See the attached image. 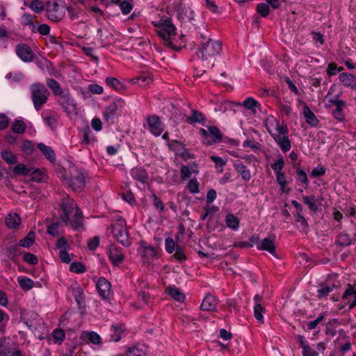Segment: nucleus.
<instances>
[{"instance_id":"obj_1","label":"nucleus","mask_w":356,"mask_h":356,"mask_svg":"<svg viewBox=\"0 0 356 356\" xmlns=\"http://www.w3.org/2000/svg\"><path fill=\"white\" fill-rule=\"evenodd\" d=\"M59 216L66 226L74 230L83 229V215L77 204L68 195L62 199L58 210Z\"/></svg>"},{"instance_id":"obj_2","label":"nucleus","mask_w":356,"mask_h":356,"mask_svg":"<svg viewBox=\"0 0 356 356\" xmlns=\"http://www.w3.org/2000/svg\"><path fill=\"white\" fill-rule=\"evenodd\" d=\"M158 28L157 34L163 40L164 44L172 49H180L184 45L180 41L184 38L181 35L179 39L177 38V29L169 18L161 19L158 24H155Z\"/></svg>"},{"instance_id":"obj_3","label":"nucleus","mask_w":356,"mask_h":356,"mask_svg":"<svg viewBox=\"0 0 356 356\" xmlns=\"http://www.w3.org/2000/svg\"><path fill=\"white\" fill-rule=\"evenodd\" d=\"M201 47L197 54L202 58V61L208 60V67L214 66V58L222 51V43L218 40H212L201 34Z\"/></svg>"},{"instance_id":"obj_4","label":"nucleus","mask_w":356,"mask_h":356,"mask_svg":"<svg viewBox=\"0 0 356 356\" xmlns=\"http://www.w3.org/2000/svg\"><path fill=\"white\" fill-rule=\"evenodd\" d=\"M275 122L276 132L273 133L269 129H268V131L276 142V143L279 145L280 149L284 152H286L289 151L291 147V142L288 137L289 131V128L284 123L281 124L277 120H275Z\"/></svg>"},{"instance_id":"obj_5","label":"nucleus","mask_w":356,"mask_h":356,"mask_svg":"<svg viewBox=\"0 0 356 356\" xmlns=\"http://www.w3.org/2000/svg\"><path fill=\"white\" fill-rule=\"evenodd\" d=\"M31 97L34 108L39 111L44 104L47 103L50 92L46 86L41 83H35L30 87Z\"/></svg>"},{"instance_id":"obj_6","label":"nucleus","mask_w":356,"mask_h":356,"mask_svg":"<svg viewBox=\"0 0 356 356\" xmlns=\"http://www.w3.org/2000/svg\"><path fill=\"white\" fill-rule=\"evenodd\" d=\"M111 227L112 234L115 240L123 246L129 247L131 243L129 238V233L125 220L122 218L115 219L112 222Z\"/></svg>"},{"instance_id":"obj_7","label":"nucleus","mask_w":356,"mask_h":356,"mask_svg":"<svg viewBox=\"0 0 356 356\" xmlns=\"http://www.w3.org/2000/svg\"><path fill=\"white\" fill-rule=\"evenodd\" d=\"M65 184L74 192H81L86 187V176L77 168H72L70 170V176L64 177Z\"/></svg>"},{"instance_id":"obj_8","label":"nucleus","mask_w":356,"mask_h":356,"mask_svg":"<svg viewBox=\"0 0 356 356\" xmlns=\"http://www.w3.org/2000/svg\"><path fill=\"white\" fill-rule=\"evenodd\" d=\"M337 278V275H329L326 280L319 284L316 297L318 300L325 299L334 289L339 288L340 282Z\"/></svg>"},{"instance_id":"obj_9","label":"nucleus","mask_w":356,"mask_h":356,"mask_svg":"<svg viewBox=\"0 0 356 356\" xmlns=\"http://www.w3.org/2000/svg\"><path fill=\"white\" fill-rule=\"evenodd\" d=\"M125 103L121 98L114 100L104 111V120L108 122H113L114 119L120 115V113Z\"/></svg>"},{"instance_id":"obj_10","label":"nucleus","mask_w":356,"mask_h":356,"mask_svg":"<svg viewBox=\"0 0 356 356\" xmlns=\"http://www.w3.org/2000/svg\"><path fill=\"white\" fill-rule=\"evenodd\" d=\"M58 103L62 106L63 110L67 113H71L76 109V103L72 98L68 89L65 90L61 94L58 95Z\"/></svg>"},{"instance_id":"obj_11","label":"nucleus","mask_w":356,"mask_h":356,"mask_svg":"<svg viewBox=\"0 0 356 356\" xmlns=\"http://www.w3.org/2000/svg\"><path fill=\"white\" fill-rule=\"evenodd\" d=\"M140 251L144 264L149 265L155 259H158L157 250L152 246L147 245L146 242H140Z\"/></svg>"},{"instance_id":"obj_12","label":"nucleus","mask_w":356,"mask_h":356,"mask_svg":"<svg viewBox=\"0 0 356 356\" xmlns=\"http://www.w3.org/2000/svg\"><path fill=\"white\" fill-rule=\"evenodd\" d=\"M149 131L156 136H159L164 130V124L156 115H149L147 118Z\"/></svg>"},{"instance_id":"obj_13","label":"nucleus","mask_w":356,"mask_h":356,"mask_svg":"<svg viewBox=\"0 0 356 356\" xmlns=\"http://www.w3.org/2000/svg\"><path fill=\"white\" fill-rule=\"evenodd\" d=\"M339 95H336V98L330 99L328 102L336 106V108L332 111V115L335 119L340 122L345 120V115L343 108L346 106V103L343 100L338 99Z\"/></svg>"},{"instance_id":"obj_14","label":"nucleus","mask_w":356,"mask_h":356,"mask_svg":"<svg viewBox=\"0 0 356 356\" xmlns=\"http://www.w3.org/2000/svg\"><path fill=\"white\" fill-rule=\"evenodd\" d=\"M15 52L24 62L29 63L33 60L34 53L27 44L19 43L17 44Z\"/></svg>"},{"instance_id":"obj_15","label":"nucleus","mask_w":356,"mask_h":356,"mask_svg":"<svg viewBox=\"0 0 356 356\" xmlns=\"http://www.w3.org/2000/svg\"><path fill=\"white\" fill-rule=\"evenodd\" d=\"M108 256L113 266H119L124 260V255L120 248L111 245L108 250Z\"/></svg>"},{"instance_id":"obj_16","label":"nucleus","mask_w":356,"mask_h":356,"mask_svg":"<svg viewBox=\"0 0 356 356\" xmlns=\"http://www.w3.org/2000/svg\"><path fill=\"white\" fill-rule=\"evenodd\" d=\"M71 289L78 305V308L79 309H84L86 307V301L83 290L81 286L77 283H74L71 285Z\"/></svg>"},{"instance_id":"obj_17","label":"nucleus","mask_w":356,"mask_h":356,"mask_svg":"<svg viewBox=\"0 0 356 356\" xmlns=\"http://www.w3.org/2000/svg\"><path fill=\"white\" fill-rule=\"evenodd\" d=\"M218 302V298L216 296L211 293H207L202 302L200 309L203 311L214 312L216 310Z\"/></svg>"},{"instance_id":"obj_18","label":"nucleus","mask_w":356,"mask_h":356,"mask_svg":"<svg viewBox=\"0 0 356 356\" xmlns=\"http://www.w3.org/2000/svg\"><path fill=\"white\" fill-rule=\"evenodd\" d=\"M111 287V283L104 277H100L96 284L98 293L103 299L108 298Z\"/></svg>"},{"instance_id":"obj_19","label":"nucleus","mask_w":356,"mask_h":356,"mask_svg":"<svg viewBox=\"0 0 356 356\" xmlns=\"http://www.w3.org/2000/svg\"><path fill=\"white\" fill-rule=\"evenodd\" d=\"M338 78L344 87L356 91V76L353 74L341 72Z\"/></svg>"},{"instance_id":"obj_20","label":"nucleus","mask_w":356,"mask_h":356,"mask_svg":"<svg viewBox=\"0 0 356 356\" xmlns=\"http://www.w3.org/2000/svg\"><path fill=\"white\" fill-rule=\"evenodd\" d=\"M131 177L142 184H147L149 181V175L143 167H135L130 170Z\"/></svg>"},{"instance_id":"obj_21","label":"nucleus","mask_w":356,"mask_h":356,"mask_svg":"<svg viewBox=\"0 0 356 356\" xmlns=\"http://www.w3.org/2000/svg\"><path fill=\"white\" fill-rule=\"evenodd\" d=\"M60 6L58 3L54 2L52 4H49L47 13V17L49 19L54 22H58L63 19V14L59 12Z\"/></svg>"},{"instance_id":"obj_22","label":"nucleus","mask_w":356,"mask_h":356,"mask_svg":"<svg viewBox=\"0 0 356 356\" xmlns=\"http://www.w3.org/2000/svg\"><path fill=\"white\" fill-rule=\"evenodd\" d=\"M209 140L206 141V145H212L222 141V134L216 126L209 127Z\"/></svg>"},{"instance_id":"obj_23","label":"nucleus","mask_w":356,"mask_h":356,"mask_svg":"<svg viewBox=\"0 0 356 356\" xmlns=\"http://www.w3.org/2000/svg\"><path fill=\"white\" fill-rule=\"evenodd\" d=\"M342 299L343 300H347L349 309H353L355 307H356V290H355L354 288L349 284L348 288L342 295Z\"/></svg>"},{"instance_id":"obj_24","label":"nucleus","mask_w":356,"mask_h":356,"mask_svg":"<svg viewBox=\"0 0 356 356\" xmlns=\"http://www.w3.org/2000/svg\"><path fill=\"white\" fill-rule=\"evenodd\" d=\"M206 120L205 116L202 112L193 109L191 115L186 118L185 122L189 124L199 123L204 125Z\"/></svg>"},{"instance_id":"obj_25","label":"nucleus","mask_w":356,"mask_h":356,"mask_svg":"<svg viewBox=\"0 0 356 356\" xmlns=\"http://www.w3.org/2000/svg\"><path fill=\"white\" fill-rule=\"evenodd\" d=\"M125 328L124 325H112L111 327V333L108 339H106V342H118L122 339V334Z\"/></svg>"},{"instance_id":"obj_26","label":"nucleus","mask_w":356,"mask_h":356,"mask_svg":"<svg viewBox=\"0 0 356 356\" xmlns=\"http://www.w3.org/2000/svg\"><path fill=\"white\" fill-rule=\"evenodd\" d=\"M81 339L94 345H101L102 343L100 335L93 331L83 332L81 335Z\"/></svg>"},{"instance_id":"obj_27","label":"nucleus","mask_w":356,"mask_h":356,"mask_svg":"<svg viewBox=\"0 0 356 356\" xmlns=\"http://www.w3.org/2000/svg\"><path fill=\"white\" fill-rule=\"evenodd\" d=\"M303 115L305 118L306 122L312 127H316L318 126L319 123L318 119L307 105L303 107Z\"/></svg>"},{"instance_id":"obj_28","label":"nucleus","mask_w":356,"mask_h":356,"mask_svg":"<svg viewBox=\"0 0 356 356\" xmlns=\"http://www.w3.org/2000/svg\"><path fill=\"white\" fill-rule=\"evenodd\" d=\"M138 302H136L135 305L137 308H143L148 306L153 299V297L145 289L140 290L138 294Z\"/></svg>"},{"instance_id":"obj_29","label":"nucleus","mask_w":356,"mask_h":356,"mask_svg":"<svg viewBox=\"0 0 356 356\" xmlns=\"http://www.w3.org/2000/svg\"><path fill=\"white\" fill-rule=\"evenodd\" d=\"M334 244L341 248L348 247L353 244V239L348 234L341 232L336 236Z\"/></svg>"},{"instance_id":"obj_30","label":"nucleus","mask_w":356,"mask_h":356,"mask_svg":"<svg viewBox=\"0 0 356 356\" xmlns=\"http://www.w3.org/2000/svg\"><path fill=\"white\" fill-rule=\"evenodd\" d=\"M38 148L40 151L44 155L46 159L49 160L51 163H55L56 161V157L54 151L53 149L44 145V143H38L37 145Z\"/></svg>"},{"instance_id":"obj_31","label":"nucleus","mask_w":356,"mask_h":356,"mask_svg":"<svg viewBox=\"0 0 356 356\" xmlns=\"http://www.w3.org/2000/svg\"><path fill=\"white\" fill-rule=\"evenodd\" d=\"M257 249L267 251L273 254L275 252L274 241L269 238H266L257 245Z\"/></svg>"},{"instance_id":"obj_32","label":"nucleus","mask_w":356,"mask_h":356,"mask_svg":"<svg viewBox=\"0 0 356 356\" xmlns=\"http://www.w3.org/2000/svg\"><path fill=\"white\" fill-rule=\"evenodd\" d=\"M234 168L238 173H239L245 181H248L251 179V174L250 170L247 168V166L242 162L235 163Z\"/></svg>"},{"instance_id":"obj_33","label":"nucleus","mask_w":356,"mask_h":356,"mask_svg":"<svg viewBox=\"0 0 356 356\" xmlns=\"http://www.w3.org/2000/svg\"><path fill=\"white\" fill-rule=\"evenodd\" d=\"M47 86L51 90L52 93L55 96H58L61 94L65 90H63L60 83L55 79L47 78L46 79Z\"/></svg>"},{"instance_id":"obj_34","label":"nucleus","mask_w":356,"mask_h":356,"mask_svg":"<svg viewBox=\"0 0 356 356\" xmlns=\"http://www.w3.org/2000/svg\"><path fill=\"white\" fill-rule=\"evenodd\" d=\"M166 293L178 302H184L185 295L176 286H169L166 289Z\"/></svg>"},{"instance_id":"obj_35","label":"nucleus","mask_w":356,"mask_h":356,"mask_svg":"<svg viewBox=\"0 0 356 356\" xmlns=\"http://www.w3.org/2000/svg\"><path fill=\"white\" fill-rule=\"evenodd\" d=\"M5 222L8 229H16L20 224V218L17 213H10L6 218Z\"/></svg>"},{"instance_id":"obj_36","label":"nucleus","mask_w":356,"mask_h":356,"mask_svg":"<svg viewBox=\"0 0 356 356\" xmlns=\"http://www.w3.org/2000/svg\"><path fill=\"white\" fill-rule=\"evenodd\" d=\"M241 105L244 106L247 109L251 111V112L253 114H256L257 113V108H259V107H260V104H259V102L255 100L252 97L246 98Z\"/></svg>"},{"instance_id":"obj_37","label":"nucleus","mask_w":356,"mask_h":356,"mask_svg":"<svg viewBox=\"0 0 356 356\" xmlns=\"http://www.w3.org/2000/svg\"><path fill=\"white\" fill-rule=\"evenodd\" d=\"M239 219L232 213L227 214L225 218V222L228 227L233 230L238 229L239 227Z\"/></svg>"},{"instance_id":"obj_38","label":"nucleus","mask_w":356,"mask_h":356,"mask_svg":"<svg viewBox=\"0 0 356 356\" xmlns=\"http://www.w3.org/2000/svg\"><path fill=\"white\" fill-rule=\"evenodd\" d=\"M106 83L109 87L117 91H121L124 88V85L118 79L114 77H107L106 79Z\"/></svg>"},{"instance_id":"obj_39","label":"nucleus","mask_w":356,"mask_h":356,"mask_svg":"<svg viewBox=\"0 0 356 356\" xmlns=\"http://www.w3.org/2000/svg\"><path fill=\"white\" fill-rule=\"evenodd\" d=\"M26 125L22 120H15L12 125L11 130L13 133L22 134L25 132Z\"/></svg>"},{"instance_id":"obj_40","label":"nucleus","mask_w":356,"mask_h":356,"mask_svg":"<svg viewBox=\"0 0 356 356\" xmlns=\"http://www.w3.org/2000/svg\"><path fill=\"white\" fill-rule=\"evenodd\" d=\"M35 238V232L33 231H31L23 239L19 241V245L22 247L24 248H29L31 246Z\"/></svg>"},{"instance_id":"obj_41","label":"nucleus","mask_w":356,"mask_h":356,"mask_svg":"<svg viewBox=\"0 0 356 356\" xmlns=\"http://www.w3.org/2000/svg\"><path fill=\"white\" fill-rule=\"evenodd\" d=\"M1 158L8 164L13 165L17 163L16 155L8 150H3L1 152Z\"/></svg>"},{"instance_id":"obj_42","label":"nucleus","mask_w":356,"mask_h":356,"mask_svg":"<svg viewBox=\"0 0 356 356\" xmlns=\"http://www.w3.org/2000/svg\"><path fill=\"white\" fill-rule=\"evenodd\" d=\"M304 203L309 207V209L312 211H316L318 209L316 205V199L314 195L304 196L302 197Z\"/></svg>"},{"instance_id":"obj_43","label":"nucleus","mask_w":356,"mask_h":356,"mask_svg":"<svg viewBox=\"0 0 356 356\" xmlns=\"http://www.w3.org/2000/svg\"><path fill=\"white\" fill-rule=\"evenodd\" d=\"M122 197L129 204H133L136 202L133 193L128 188L127 186L122 188Z\"/></svg>"},{"instance_id":"obj_44","label":"nucleus","mask_w":356,"mask_h":356,"mask_svg":"<svg viewBox=\"0 0 356 356\" xmlns=\"http://www.w3.org/2000/svg\"><path fill=\"white\" fill-rule=\"evenodd\" d=\"M54 343L60 344L65 338V334L61 329H55L52 332Z\"/></svg>"},{"instance_id":"obj_45","label":"nucleus","mask_w":356,"mask_h":356,"mask_svg":"<svg viewBox=\"0 0 356 356\" xmlns=\"http://www.w3.org/2000/svg\"><path fill=\"white\" fill-rule=\"evenodd\" d=\"M265 309L259 304H255L254 307V316L258 322L264 323V316L263 312H264Z\"/></svg>"},{"instance_id":"obj_46","label":"nucleus","mask_w":356,"mask_h":356,"mask_svg":"<svg viewBox=\"0 0 356 356\" xmlns=\"http://www.w3.org/2000/svg\"><path fill=\"white\" fill-rule=\"evenodd\" d=\"M29 7L37 14H40L44 10L43 3L40 0L32 1Z\"/></svg>"},{"instance_id":"obj_47","label":"nucleus","mask_w":356,"mask_h":356,"mask_svg":"<svg viewBox=\"0 0 356 356\" xmlns=\"http://www.w3.org/2000/svg\"><path fill=\"white\" fill-rule=\"evenodd\" d=\"M31 168H28L24 164L20 163L17 165L14 169L13 172L17 175H22L24 176H26L31 173Z\"/></svg>"},{"instance_id":"obj_48","label":"nucleus","mask_w":356,"mask_h":356,"mask_svg":"<svg viewBox=\"0 0 356 356\" xmlns=\"http://www.w3.org/2000/svg\"><path fill=\"white\" fill-rule=\"evenodd\" d=\"M18 282L20 287L25 290L31 289L33 286V282L27 277H19Z\"/></svg>"},{"instance_id":"obj_49","label":"nucleus","mask_w":356,"mask_h":356,"mask_svg":"<svg viewBox=\"0 0 356 356\" xmlns=\"http://www.w3.org/2000/svg\"><path fill=\"white\" fill-rule=\"evenodd\" d=\"M61 226L60 222H55L51 223L47 227V233L53 236H56L59 234L58 229Z\"/></svg>"},{"instance_id":"obj_50","label":"nucleus","mask_w":356,"mask_h":356,"mask_svg":"<svg viewBox=\"0 0 356 356\" xmlns=\"http://www.w3.org/2000/svg\"><path fill=\"white\" fill-rule=\"evenodd\" d=\"M257 11L263 17H266L268 15L270 9L269 6L266 3H260L257 5Z\"/></svg>"},{"instance_id":"obj_51","label":"nucleus","mask_w":356,"mask_h":356,"mask_svg":"<svg viewBox=\"0 0 356 356\" xmlns=\"http://www.w3.org/2000/svg\"><path fill=\"white\" fill-rule=\"evenodd\" d=\"M173 257L178 261H184L186 259V257L184 252V248L177 245L175 252L173 254Z\"/></svg>"},{"instance_id":"obj_52","label":"nucleus","mask_w":356,"mask_h":356,"mask_svg":"<svg viewBox=\"0 0 356 356\" xmlns=\"http://www.w3.org/2000/svg\"><path fill=\"white\" fill-rule=\"evenodd\" d=\"M152 78L148 73H143L137 77L133 78L131 82L134 84L139 83L140 81L143 83H149L152 81Z\"/></svg>"},{"instance_id":"obj_53","label":"nucleus","mask_w":356,"mask_h":356,"mask_svg":"<svg viewBox=\"0 0 356 356\" xmlns=\"http://www.w3.org/2000/svg\"><path fill=\"white\" fill-rule=\"evenodd\" d=\"M297 174V179L302 182L303 184L307 186L309 184V180L307 178V175L305 170L300 169L299 167L296 170Z\"/></svg>"},{"instance_id":"obj_54","label":"nucleus","mask_w":356,"mask_h":356,"mask_svg":"<svg viewBox=\"0 0 356 356\" xmlns=\"http://www.w3.org/2000/svg\"><path fill=\"white\" fill-rule=\"evenodd\" d=\"M152 199L153 200V205L160 212H163L165 208V205L162 200L156 195L152 194Z\"/></svg>"},{"instance_id":"obj_55","label":"nucleus","mask_w":356,"mask_h":356,"mask_svg":"<svg viewBox=\"0 0 356 356\" xmlns=\"http://www.w3.org/2000/svg\"><path fill=\"white\" fill-rule=\"evenodd\" d=\"M23 259L24 261L30 265H35L38 261L37 257L30 252H25L23 255Z\"/></svg>"},{"instance_id":"obj_56","label":"nucleus","mask_w":356,"mask_h":356,"mask_svg":"<svg viewBox=\"0 0 356 356\" xmlns=\"http://www.w3.org/2000/svg\"><path fill=\"white\" fill-rule=\"evenodd\" d=\"M199 183L195 178L191 179L188 183V188L191 193H197L200 192Z\"/></svg>"},{"instance_id":"obj_57","label":"nucleus","mask_w":356,"mask_h":356,"mask_svg":"<svg viewBox=\"0 0 356 356\" xmlns=\"http://www.w3.org/2000/svg\"><path fill=\"white\" fill-rule=\"evenodd\" d=\"M284 166V161L282 156L277 159L274 163L271 164V168L275 173L282 172V170Z\"/></svg>"},{"instance_id":"obj_58","label":"nucleus","mask_w":356,"mask_h":356,"mask_svg":"<svg viewBox=\"0 0 356 356\" xmlns=\"http://www.w3.org/2000/svg\"><path fill=\"white\" fill-rule=\"evenodd\" d=\"M192 14L193 12L191 10L185 8H180L177 11V17L180 20H184L185 19V17H187L188 19H191Z\"/></svg>"},{"instance_id":"obj_59","label":"nucleus","mask_w":356,"mask_h":356,"mask_svg":"<svg viewBox=\"0 0 356 356\" xmlns=\"http://www.w3.org/2000/svg\"><path fill=\"white\" fill-rule=\"evenodd\" d=\"M176 246H177V245H175V243L172 238L168 237L165 239V247L166 251L168 253H170V254L174 252V250H176Z\"/></svg>"},{"instance_id":"obj_60","label":"nucleus","mask_w":356,"mask_h":356,"mask_svg":"<svg viewBox=\"0 0 356 356\" xmlns=\"http://www.w3.org/2000/svg\"><path fill=\"white\" fill-rule=\"evenodd\" d=\"M36 18V16L29 14V13H24L22 17V24L24 26H31L33 25V20Z\"/></svg>"},{"instance_id":"obj_61","label":"nucleus","mask_w":356,"mask_h":356,"mask_svg":"<svg viewBox=\"0 0 356 356\" xmlns=\"http://www.w3.org/2000/svg\"><path fill=\"white\" fill-rule=\"evenodd\" d=\"M119 6L120 7L121 11L124 15L129 14L133 8L131 3L127 1H121Z\"/></svg>"},{"instance_id":"obj_62","label":"nucleus","mask_w":356,"mask_h":356,"mask_svg":"<svg viewBox=\"0 0 356 356\" xmlns=\"http://www.w3.org/2000/svg\"><path fill=\"white\" fill-rule=\"evenodd\" d=\"M22 151L27 154H31L33 152V145L30 140H25L21 146Z\"/></svg>"},{"instance_id":"obj_63","label":"nucleus","mask_w":356,"mask_h":356,"mask_svg":"<svg viewBox=\"0 0 356 356\" xmlns=\"http://www.w3.org/2000/svg\"><path fill=\"white\" fill-rule=\"evenodd\" d=\"M191 170L187 165H182L180 170V177L182 180H186L191 177Z\"/></svg>"},{"instance_id":"obj_64","label":"nucleus","mask_w":356,"mask_h":356,"mask_svg":"<svg viewBox=\"0 0 356 356\" xmlns=\"http://www.w3.org/2000/svg\"><path fill=\"white\" fill-rule=\"evenodd\" d=\"M131 356H145V350L139 348L138 346H134L129 348L127 351Z\"/></svg>"}]
</instances>
